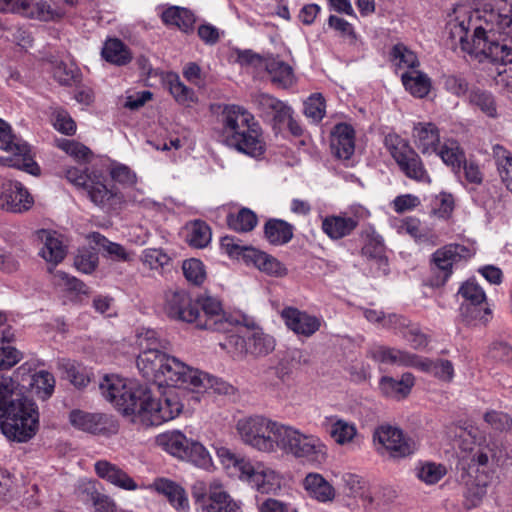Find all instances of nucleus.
Returning <instances> with one entry per match:
<instances>
[{
    "instance_id": "nucleus-48",
    "label": "nucleus",
    "mask_w": 512,
    "mask_h": 512,
    "mask_svg": "<svg viewBox=\"0 0 512 512\" xmlns=\"http://www.w3.org/2000/svg\"><path fill=\"white\" fill-rule=\"evenodd\" d=\"M169 91L177 103L190 106L197 101L194 91L187 87L178 75H171L168 79Z\"/></svg>"
},
{
    "instance_id": "nucleus-63",
    "label": "nucleus",
    "mask_w": 512,
    "mask_h": 512,
    "mask_svg": "<svg viewBox=\"0 0 512 512\" xmlns=\"http://www.w3.org/2000/svg\"><path fill=\"white\" fill-rule=\"evenodd\" d=\"M110 176L113 181L122 186H133L137 182V176L128 166L115 163L110 168Z\"/></svg>"
},
{
    "instance_id": "nucleus-56",
    "label": "nucleus",
    "mask_w": 512,
    "mask_h": 512,
    "mask_svg": "<svg viewBox=\"0 0 512 512\" xmlns=\"http://www.w3.org/2000/svg\"><path fill=\"white\" fill-rule=\"evenodd\" d=\"M439 130H417L416 145L422 153L437 152L441 147Z\"/></svg>"
},
{
    "instance_id": "nucleus-37",
    "label": "nucleus",
    "mask_w": 512,
    "mask_h": 512,
    "mask_svg": "<svg viewBox=\"0 0 512 512\" xmlns=\"http://www.w3.org/2000/svg\"><path fill=\"white\" fill-rule=\"evenodd\" d=\"M156 441L165 451L181 460L190 443V439L180 431L161 434L157 437Z\"/></svg>"
},
{
    "instance_id": "nucleus-11",
    "label": "nucleus",
    "mask_w": 512,
    "mask_h": 512,
    "mask_svg": "<svg viewBox=\"0 0 512 512\" xmlns=\"http://www.w3.org/2000/svg\"><path fill=\"white\" fill-rule=\"evenodd\" d=\"M196 319L194 325L198 329L226 332L231 326L222 308L221 302L212 296L201 295L195 300Z\"/></svg>"
},
{
    "instance_id": "nucleus-2",
    "label": "nucleus",
    "mask_w": 512,
    "mask_h": 512,
    "mask_svg": "<svg viewBox=\"0 0 512 512\" xmlns=\"http://www.w3.org/2000/svg\"><path fill=\"white\" fill-rule=\"evenodd\" d=\"M39 426L36 404L14 390V382L0 375V428L11 441L24 443L33 438Z\"/></svg>"
},
{
    "instance_id": "nucleus-52",
    "label": "nucleus",
    "mask_w": 512,
    "mask_h": 512,
    "mask_svg": "<svg viewBox=\"0 0 512 512\" xmlns=\"http://www.w3.org/2000/svg\"><path fill=\"white\" fill-rule=\"evenodd\" d=\"M188 242L195 248H204L211 240L210 227L201 220H195L188 226Z\"/></svg>"
},
{
    "instance_id": "nucleus-40",
    "label": "nucleus",
    "mask_w": 512,
    "mask_h": 512,
    "mask_svg": "<svg viewBox=\"0 0 512 512\" xmlns=\"http://www.w3.org/2000/svg\"><path fill=\"white\" fill-rule=\"evenodd\" d=\"M492 155L502 182L512 192V179L509 177V173H512V153L497 144L492 148Z\"/></svg>"
},
{
    "instance_id": "nucleus-47",
    "label": "nucleus",
    "mask_w": 512,
    "mask_h": 512,
    "mask_svg": "<svg viewBox=\"0 0 512 512\" xmlns=\"http://www.w3.org/2000/svg\"><path fill=\"white\" fill-rule=\"evenodd\" d=\"M229 227L237 232H250L258 223L257 215L248 208H242L236 215L227 217Z\"/></svg>"
},
{
    "instance_id": "nucleus-28",
    "label": "nucleus",
    "mask_w": 512,
    "mask_h": 512,
    "mask_svg": "<svg viewBox=\"0 0 512 512\" xmlns=\"http://www.w3.org/2000/svg\"><path fill=\"white\" fill-rule=\"evenodd\" d=\"M243 480L250 483L260 493L268 494L279 486L275 471L260 463L253 464V471L248 472Z\"/></svg>"
},
{
    "instance_id": "nucleus-29",
    "label": "nucleus",
    "mask_w": 512,
    "mask_h": 512,
    "mask_svg": "<svg viewBox=\"0 0 512 512\" xmlns=\"http://www.w3.org/2000/svg\"><path fill=\"white\" fill-rule=\"evenodd\" d=\"M245 262L271 276L279 277L287 273L286 268L275 257L254 248L245 250Z\"/></svg>"
},
{
    "instance_id": "nucleus-20",
    "label": "nucleus",
    "mask_w": 512,
    "mask_h": 512,
    "mask_svg": "<svg viewBox=\"0 0 512 512\" xmlns=\"http://www.w3.org/2000/svg\"><path fill=\"white\" fill-rule=\"evenodd\" d=\"M66 14L64 8L56 2L47 0H23L21 14L30 19L43 22H55L61 20Z\"/></svg>"
},
{
    "instance_id": "nucleus-49",
    "label": "nucleus",
    "mask_w": 512,
    "mask_h": 512,
    "mask_svg": "<svg viewBox=\"0 0 512 512\" xmlns=\"http://www.w3.org/2000/svg\"><path fill=\"white\" fill-rule=\"evenodd\" d=\"M355 425L343 419H334L330 425L329 434L331 438L340 445L350 443L356 436Z\"/></svg>"
},
{
    "instance_id": "nucleus-50",
    "label": "nucleus",
    "mask_w": 512,
    "mask_h": 512,
    "mask_svg": "<svg viewBox=\"0 0 512 512\" xmlns=\"http://www.w3.org/2000/svg\"><path fill=\"white\" fill-rule=\"evenodd\" d=\"M470 103L488 117H497V105L492 93L480 89L473 90L469 95Z\"/></svg>"
},
{
    "instance_id": "nucleus-8",
    "label": "nucleus",
    "mask_w": 512,
    "mask_h": 512,
    "mask_svg": "<svg viewBox=\"0 0 512 512\" xmlns=\"http://www.w3.org/2000/svg\"><path fill=\"white\" fill-rule=\"evenodd\" d=\"M103 397L111 402L124 415H132L135 418L139 402L142 398L140 392L145 387L127 384L124 379L116 375L105 376L99 384Z\"/></svg>"
},
{
    "instance_id": "nucleus-21",
    "label": "nucleus",
    "mask_w": 512,
    "mask_h": 512,
    "mask_svg": "<svg viewBox=\"0 0 512 512\" xmlns=\"http://www.w3.org/2000/svg\"><path fill=\"white\" fill-rule=\"evenodd\" d=\"M228 131L230 132V134L226 135V143L228 146L254 157L263 153L264 143L259 134V130Z\"/></svg>"
},
{
    "instance_id": "nucleus-57",
    "label": "nucleus",
    "mask_w": 512,
    "mask_h": 512,
    "mask_svg": "<svg viewBox=\"0 0 512 512\" xmlns=\"http://www.w3.org/2000/svg\"><path fill=\"white\" fill-rule=\"evenodd\" d=\"M398 232L406 233L418 242H427L430 238H433L432 235L422 229L419 219L413 217L402 219L398 225Z\"/></svg>"
},
{
    "instance_id": "nucleus-59",
    "label": "nucleus",
    "mask_w": 512,
    "mask_h": 512,
    "mask_svg": "<svg viewBox=\"0 0 512 512\" xmlns=\"http://www.w3.org/2000/svg\"><path fill=\"white\" fill-rule=\"evenodd\" d=\"M185 278L196 285L201 284L206 278L203 263L195 258L185 260L182 265Z\"/></svg>"
},
{
    "instance_id": "nucleus-60",
    "label": "nucleus",
    "mask_w": 512,
    "mask_h": 512,
    "mask_svg": "<svg viewBox=\"0 0 512 512\" xmlns=\"http://www.w3.org/2000/svg\"><path fill=\"white\" fill-rule=\"evenodd\" d=\"M54 79L61 85H71L78 77V69L73 64L55 62L52 67Z\"/></svg>"
},
{
    "instance_id": "nucleus-45",
    "label": "nucleus",
    "mask_w": 512,
    "mask_h": 512,
    "mask_svg": "<svg viewBox=\"0 0 512 512\" xmlns=\"http://www.w3.org/2000/svg\"><path fill=\"white\" fill-rule=\"evenodd\" d=\"M103 58L116 65H125L131 60V55L119 39H108L102 49Z\"/></svg>"
},
{
    "instance_id": "nucleus-34",
    "label": "nucleus",
    "mask_w": 512,
    "mask_h": 512,
    "mask_svg": "<svg viewBox=\"0 0 512 512\" xmlns=\"http://www.w3.org/2000/svg\"><path fill=\"white\" fill-rule=\"evenodd\" d=\"M414 380L411 373H404L400 380L385 376L380 380V389L388 397L403 398L409 394Z\"/></svg>"
},
{
    "instance_id": "nucleus-30",
    "label": "nucleus",
    "mask_w": 512,
    "mask_h": 512,
    "mask_svg": "<svg viewBox=\"0 0 512 512\" xmlns=\"http://www.w3.org/2000/svg\"><path fill=\"white\" fill-rule=\"evenodd\" d=\"M401 81L406 91L420 99L426 97L432 88L431 78L418 69L403 72Z\"/></svg>"
},
{
    "instance_id": "nucleus-36",
    "label": "nucleus",
    "mask_w": 512,
    "mask_h": 512,
    "mask_svg": "<svg viewBox=\"0 0 512 512\" xmlns=\"http://www.w3.org/2000/svg\"><path fill=\"white\" fill-rule=\"evenodd\" d=\"M102 419V415L92 414L81 410H73L69 416L72 426L92 434H99L105 429Z\"/></svg>"
},
{
    "instance_id": "nucleus-58",
    "label": "nucleus",
    "mask_w": 512,
    "mask_h": 512,
    "mask_svg": "<svg viewBox=\"0 0 512 512\" xmlns=\"http://www.w3.org/2000/svg\"><path fill=\"white\" fill-rule=\"evenodd\" d=\"M490 458L492 460H496L497 462L500 461V459L502 458V451L490 448L489 446L479 449L473 455L468 470H471L472 467L479 470H488L487 466Z\"/></svg>"
},
{
    "instance_id": "nucleus-13",
    "label": "nucleus",
    "mask_w": 512,
    "mask_h": 512,
    "mask_svg": "<svg viewBox=\"0 0 512 512\" xmlns=\"http://www.w3.org/2000/svg\"><path fill=\"white\" fill-rule=\"evenodd\" d=\"M374 441L387 450L394 458L406 457L414 453L416 443L392 426H381L374 432Z\"/></svg>"
},
{
    "instance_id": "nucleus-14",
    "label": "nucleus",
    "mask_w": 512,
    "mask_h": 512,
    "mask_svg": "<svg viewBox=\"0 0 512 512\" xmlns=\"http://www.w3.org/2000/svg\"><path fill=\"white\" fill-rule=\"evenodd\" d=\"M163 311L169 318L186 323L194 324L196 319L195 301L185 290L165 291Z\"/></svg>"
},
{
    "instance_id": "nucleus-43",
    "label": "nucleus",
    "mask_w": 512,
    "mask_h": 512,
    "mask_svg": "<svg viewBox=\"0 0 512 512\" xmlns=\"http://www.w3.org/2000/svg\"><path fill=\"white\" fill-rule=\"evenodd\" d=\"M417 368L447 382L451 381L454 377L453 364L451 361L445 359L433 361L420 357Z\"/></svg>"
},
{
    "instance_id": "nucleus-7",
    "label": "nucleus",
    "mask_w": 512,
    "mask_h": 512,
    "mask_svg": "<svg viewBox=\"0 0 512 512\" xmlns=\"http://www.w3.org/2000/svg\"><path fill=\"white\" fill-rule=\"evenodd\" d=\"M142 398L133 421H139L145 425L158 426L164 422L173 420L183 410V404L175 390H168L163 397L156 398L145 387L140 392Z\"/></svg>"
},
{
    "instance_id": "nucleus-12",
    "label": "nucleus",
    "mask_w": 512,
    "mask_h": 512,
    "mask_svg": "<svg viewBox=\"0 0 512 512\" xmlns=\"http://www.w3.org/2000/svg\"><path fill=\"white\" fill-rule=\"evenodd\" d=\"M458 294L464 299L460 306L461 315L467 322L480 320L486 322L491 311L487 304L483 288L474 280L462 284Z\"/></svg>"
},
{
    "instance_id": "nucleus-5",
    "label": "nucleus",
    "mask_w": 512,
    "mask_h": 512,
    "mask_svg": "<svg viewBox=\"0 0 512 512\" xmlns=\"http://www.w3.org/2000/svg\"><path fill=\"white\" fill-rule=\"evenodd\" d=\"M167 342L153 329L141 328L136 333V346L139 354L136 365L142 376L150 382L158 383L169 354L165 352Z\"/></svg>"
},
{
    "instance_id": "nucleus-24",
    "label": "nucleus",
    "mask_w": 512,
    "mask_h": 512,
    "mask_svg": "<svg viewBox=\"0 0 512 512\" xmlns=\"http://www.w3.org/2000/svg\"><path fill=\"white\" fill-rule=\"evenodd\" d=\"M358 226V220L346 214L328 215L322 219V231L332 240L350 235Z\"/></svg>"
},
{
    "instance_id": "nucleus-51",
    "label": "nucleus",
    "mask_w": 512,
    "mask_h": 512,
    "mask_svg": "<svg viewBox=\"0 0 512 512\" xmlns=\"http://www.w3.org/2000/svg\"><path fill=\"white\" fill-rule=\"evenodd\" d=\"M182 460L191 462L197 467L207 469L211 465V457L206 448L198 441L190 440Z\"/></svg>"
},
{
    "instance_id": "nucleus-61",
    "label": "nucleus",
    "mask_w": 512,
    "mask_h": 512,
    "mask_svg": "<svg viewBox=\"0 0 512 512\" xmlns=\"http://www.w3.org/2000/svg\"><path fill=\"white\" fill-rule=\"evenodd\" d=\"M292 114L293 110L291 107L281 101L280 105L269 115L272 116L274 128H297Z\"/></svg>"
},
{
    "instance_id": "nucleus-46",
    "label": "nucleus",
    "mask_w": 512,
    "mask_h": 512,
    "mask_svg": "<svg viewBox=\"0 0 512 512\" xmlns=\"http://www.w3.org/2000/svg\"><path fill=\"white\" fill-rule=\"evenodd\" d=\"M436 153L441 157L444 163L451 166L454 171H459L463 161L466 159L458 143L453 140H447Z\"/></svg>"
},
{
    "instance_id": "nucleus-41",
    "label": "nucleus",
    "mask_w": 512,
    "mask_h": 512,
    "mask_svg": "<svg viewBox=\"0 0 512 512\" xmlns=\"http://www.w3.org/2000/svg\"><path fill=\"white\" fill-rule=\"evenodd\" d=\"M390 56L392 63L398 69L410 71L416 70L420 66L416 53L402 43H397L392 47Z\"/></svg>"
},
{
    "instance_id": "nucleus-17",
    "label": "nucleus",
    "mask_w": 512,
    "mask_h": 512,
    "mask_svg": "<svg viewBox=\"0 0 512 512\" xmlns=\"http://www.w3.org/2000/svg\"><path fill=\"white\" fill-rule=\"evenodd\" d=\"M472 256V251L461 244H448L437 249L432 255L434 268L441 273V282L444 283L452 274L453 265Z\"/></svg>"
},
{
    "instance_id": "nucleus-38",
    "label": "nucleus",
    "mask_w": 512,
    "mask_h": 512,
    "mask_svg": "<svg viewBox=\"0 0 512 512\" xmlns=\"http://www.w3.org/2000/svg\"><path fill=\"white\" fill-rule=\"evenodd\" d=\"M29 381L28 389L34 392V394L42 399H48L54 391L55 379L54 376L48 371H39L27 378Z\"/></svg>"
},
{
    "instance_id": "nucleus-19",
    "label": "nucleus",
    "mask_w": 512,
    "mask_h": 512,
    "mask_svg": "<svg viewBox=\"0 0 512 512\" xmlns=\"http://www.w3.org/2000/svg\"><path fill=\"white\" fill-rule=\"evenodd\" d=\"M149 487L163 495L177 512H189L190 504L187 492L179 483L165 477H158Z\"/></svg>"
},
{
    "instance_id": "nucleus-22",
    "label": "nucleus",
    "mask_w": 512,
    "mask_h": 512,
    "mask_svg": "<svg viewBox=\"0 0 512 512\" xmlns=\"http://www.w3.org/2000/svg\"><path fill=\"white\" fill-rule=\"evenodd\" d=\"M202 512H243L242 502L234 499L218 480L211 481L210 502Z\"/></svg>"
},
{
    "instance_id": "nucleus-32",
    "label": "nucleus",
    "mask_w": 512,
    "mask_h": 512,
    "mask_svg": "<svg viewBox=\"0 0 512 512\" xmlns=\"http://www.w3.org/2000/svg\"><path fill=\"white\" fill-rule=\"evenodd\" d=\"M265 68L274 84L286 88L294 83L292 67L280 58H268L265 63Z\"/></svg>"
},
{
    "instance_id": "nucleus-55",
    "label": "nucleus",
    "mask_w": 512,
    "mask_h": 512,
    "mask_svg": "<svg viewBox=\"0 0 512 512\" xmlns=\"http://www.w3.org/2000/svg\"><path fill=\"white\" fill-rule=\"evenodd\" d=\"M90 238L113 259L118 261L129 260V254L126 252L122 245L109 241L106 237L98 232L92 233Z\"/></svg>"
},
{
    "instance_id": "nucleus-18",
    "label": "nucleus",
    "mask_w": 512,
    "mask_h": 512,
    "mask_svg": "<svg viewBox=\"0 0 512 512\" xmlns=\"http://www.w3.org/2000/svg\"><path fill=\"white\" fill-rule=\"evenodd\" d=\"M281 317L288 329L304 337H311L321 326L319 318L294 307L284 308Z\"/></svg>"
},
{
    "instance_id": "nucleus-26",
    "label": "nucleus",
    "mask_w": 512,
    "mask_h": 512,
    "mask_svg": "<svg viewBox=\"0 0 512 512\" xmlns=\"http://www.w3.org/2000/svg\"><path fill=\"white\" fill-rule=\"evenodd\" d=\"M215 108L221 112L225 128H252L256 124L253 114L242 106L235 104L212 106L213 110Z\"/></svg>"
},
{
    "instance_id": "nucleus-62",
    "label": "nucleus",
    "mask_w": 512,
    "mask_h": 512,
    "mask_svg": "<svg viewBox=\"0 0 512 512\" xmlns=\"http://www.w3.org/2000/svg\"><path fill=\"white\" fill-rule=\"evenodd\" d=\"M385 146L395 161L412 150L408 142L395 132L386 135Z\"/></svg>"
},
{
    "instance_id": "nucleus-31",
    "label": "nucleus",
    "mask_w": 512,
    "mask_h": 512,
    "mask_svg": "<svg viewBox=\"0 0 512 512\" xmlns=\"http://www.w3.org/2000/svg\"><path fill=\"white\" fill-rule=\"evenodd\" d=\"M401 171L410 179L430 183L431 179L419 155L412 149L396 160Z\"/></svg>"
},
{
    "instance_id": "nucleus-53",
    "label": "nucleus",
    "mask_w": 512,
    "mask_h": 512,
    "mask_svg": "<svg viewBox=\"0 0 512 512\" xmlns=\"http://www.w3.org/2000/svg\"><path fill=\"white\" fill-rule=\"evenodd\" d=\"M325 108L324 97L320 93H315L304 102V115L315 125L325 116Z\"/></svg>"
},
{
    "instance_id": "nucleus-33",
    "label": "nucleus",
    "mask_w": 512,
    "mask_h": 512,
    "mask_svg": "<svg viewBox=\"0 0 512 512\" xmlns=\"http://www.w3.org/2000/svg\"><path fill=\"white\" fill-rule=\"evenodd\" d=\"M355 130H332L330 147L340 159H349L354 153Z\"/></svg>"
},
{
    "instance_id": "nucleus-6",
    "label": "nucleus",
    "mask_w": 512,
    "mask_h": 512,
    "mask_svg": "<svg viewBox=\"0 0 512 512\" xmlns=\"http://www.w3.org/2000/svg\"><path fill=\"white\" fill-rule=\"evenodd\" d=\"M280 426L281 422L255 414L240 418L236 431L245 445L258 452L272 454L275 453L276 434Z\"/></svg>"
},
{
    "instance_id": "nucleus-10",
    "label": "nucleus",
    "mask_w": 512,
    "mask_h": 512,
    "mask_svg": "<svg viewBox=\"0 0 512 512\" xmlns=\"http://www.w3.org/2000/svg\"><path fill=\"white\" fill-rule=\"evenodd\" d=\"M206 380L207 375L203 372L188 366L172 355H168L157 384L159 386L166 384L183 389H198L205 386Z\"/></svg>"
},
{
    "instance_id": "nucleus-3",
    "label": "nucleus",
    "mask_w": 512,
    "mask_h": 512,
    "mask_svg": "<svg viewBox=\"0 0 512 512\" xmlns=\"http://www.w3.org/2000/svg\"><path fill=\"white\" fill-rule=\"evenodd\" d=\"M278 450L312 465H321L327 460V447L318 436L283 423L276 434L275 453Z\"/></svg>"
},
{
    "instance_id": "nucleus-64",
    "label": "nucleus",
    "mask_w": 512,
    "mask_h": 512,
    "mask_svg": "<svg viewBox=\"0 0 512 512\" xmlns=\"http://www.w3.org/2000/svg\"><path fill=\"white\" fill-rule=\"evenodd\" d=\"M249 349L257 355H265L274 349V339L269 335L254 333L249 338Z\"/></svg>"
},
{
    "instance_id": "nucleus-23",
    "label": "nucleus",
    "mask_w": 512,
    "mask_h": 512,
    "mask_svg": "<svg viewBox=\"0 0 512 512\" xmlns=\"http://www.w3.org/2000/svg\"><path fill=\"white\" fill-rule=\"evenodd\" d=\"M37 238L43 243L39 254L48 263L56 266L66 256V249L61 240V236L55 231L39 230L36 233Z\"/></svg>"
},
{
    "instance_id": "nucleus-44",
    "label": "nucleus",
    "mask_w": 512,
    "mask_h": 512,
    "mask_svg": "<svg viewBox=\"0 0 512 512\" xmlns=\"http://www.w3.org/2000/svg\"><path fill=\"white\" fill-rule=\"evenodd\" d=\"M161 17L165 24L177 26L183 31L192 28L195 22L194 15L189 10L177 6L170 7L163 11Z\"/></svg>"
},
{
    "instance_id": "nucleus-15",
    "label": "nucleus",
    "mask_w": 512,
    "mask_h": 512,
    "mask_svg": "<svg viewBox=\"0 0 512 512\" xmlns=\"http://www.w3.org/2000/svg\"><path fill=\"white\" fill-rule=\"evenodd\" d=\"M463 479L465 484L464 506L467 509L477 507L487 493L492 473L490 470H479L472 467L471 470H467Z\"/></svg>"
},
{
    "instance_id": "nucleus-9",
    "label": "nucleus",
    "mask_w": 512,
    "mask_h": 512,
    "mask_svg": "<svg viewBox=\"0 0 512 512\" xmlns=\"http://www.w3.org/2000/svg\"><path fill=\"white\" fill-rule=\"evenodd\" d=\"M0 149L11 153L10 156L0 157V165L25 171L33 176L40 174V167L34 161L31 146L12 130H0Z\"/></svg>"
},
{
    "instance_id": "nucleus-54",
    "label": "nucleus",
    "mask_w": 512,
    "mask_h": 512,
    "mask_svg": "<svg viewBox=\"0 0 512 512\" xmlns=\"http://www.w3.org/2000/svg\"><path fill=\"white\" fill-rule=\"evenodd\" d=\"M55 144L58 148L78 161H88L92 155V152L88 147L73 139L57 138L55 139Z\"/></svg>"
},
{
    "instance_id": "nucleus-1",
    "label": "nucleus",
    "mask_w": 512,
    "mask_h": 512,
    "mask_svg": "<svg viewBox=\"0 0 512 512\" xmlns=\"http://www.w3.org/2000/svg\"><path fill=\"white\" fill-rule=\"evenodd\" d=\"M479 24L469 38L472 19L454 21L451 37L457 39L461 49L479 62L489 59L502 64L512 63V8H497L477 12Z\"/></svg>"
},
{
    "instance_id": "nucleus-39",
    "label": "nucleus",
    "mask_w": 512,
    "mask_h": 512,
    "mask_svg": "<svg viewBox=\"0 0 512 512\" xmlns=\"http://www.w3.org/2000/svg\"><path fill=\"white\" fill-rule=\"evenodd\" d=\"M342 482L349 495L360 497L366 509L372 507L373 497L367 489L366 481L362 477L352 473H345L342 475Z\"/></svg>"
},
{
    "instance_id": "nucleus-35",
    "label": "nucleus",
    "mask_w": 512,
    "mask_h": 512,
    "mask_svg": "<svg viewBox=\"0 0 512 512\" xmlns=\"http://www.w3.org/2000/svg\"><path fill=\"white\" fill-rule=\"evenodd\" d=\"M264 234L269 243L283 245L293 237V226L281 219H270L265 223Z\"/></svg>"
},
{
    "instance_id": "nucleus-27",
    "label": "nucleus",
    "mask_w": 512,
    "mask_h": 512,
    "mask_svg": "<svg viewBox=\"0 0 512 512\" xmlns=\"http://www.w3.org/2000/svg\"><path fill=\"white\" fill-rule=\"evenodd\" d=\"M371 357L381 363L395 364L402 366H418L420 357L406 351L385 346L374 347L370 351Z\"/></svg>"
},
{
    "instance_id": "nucleus-4",
    "label": "nucleus",
    "mask_w": 512,
    "mask_h": 512,
    "mask_svg": "<svg viewBox=\"0 0 512 512\" xmlns=\"http://www.w3.org/2000/svg\"><path fill=\"white\" fill-rule=\"evenodd\" d=\"M66 179L82 188L89 200L103 211L117 210L124 203L123 194L114 186H108L102 172L70 167L65 170Z\"/></svg>"
},
{
    "instance_id": "nucleus-16",
    "label": "nucleus",
    "mask_w": 512,
    "mask_h": 512,
    "mask_svg": "<svg viewBox=\"0 0 512 512\" xmlns=\"http://www.w3.org/2000/svg\"><path fill=\"white\" fill-rule=\"evenodd\" d=\"M33 198L21 182L6 180L0 186V208L11 212L27 211Z\"/></svg>"
},
{
    "instance_id": "nucleus-25",
    "label": "nucleus",
    "mask_w": 512,
    "mask_h": 512,
    "mask_svg": "<svg viewBox=\"0 0 512 512\" xmlns=\"http://www.w3.org/2000/svg\"><path fill=\"white\" fill-rule=\"evenodd\" d=\"M303 488L310 498L321 503L332 502L336 496L334 487L319 473H308Z\"/></svg>"
},
{
    "instance_id": "nucleus-42",
    "label": "nucleus",
    "mask_w": 512,
    "mask_h": 512,
    "mask_svg": "<svg viewBox=\"0 0 512 512\" xmlns=\"http://www.w3.org/2000/svg\"><path fill=\"white\" fill-rule=\"evenodd\" d=\"M219 457L223 465L228 470H231V474L238 476L241 480H243L248 472L253 471V464L249 459L232 453L227 449H222L219 452Z\"/></svg>"
}]
</instances>
